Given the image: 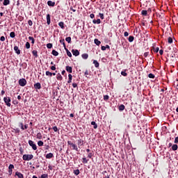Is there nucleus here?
Wrapping results in <instances>:
<instances>
[{"mask_svg":"<svg viewBox=\"0 0 178 178\" xmlns=\"http://www.w3.org/2000/svg\"><path fill=\"white\" fill-rule=\"evenodd\" d=\"M28 127H29V125L27 124L24 125V130H25L26 129H28Z\"/></svg>","mask_w":178,"mask_h":178,"instance_id":"69168bd1","label":"nucleus"},{"mask_svg":"<svg viewBox=\"0 0 178 178\" xmlns=\"http://www.w3.org/2000/svg\"><path fill=\"white\" fill-rule=\"evenodd\" d=\"M147 11L145 10H142V15L143 16H147Z\"/></svg>","mask_w":178,"mask_h":178,"instance_id":"58836bf2","label":"nucleus"},{"mask_svg":"<svg viewBox=\"0 0 178 178\" xmlns=\"http://www.w3.org/2000/svg\"><path fill=\"white\" fill-rule=\"evenodd\" d=\"M47 47L49 49H51V48H52V44L51 43H48L47 44Z\"/></svg>","mask_w":178,"mask_h":178,"instance_id":"79ce46f5","label":"nucleus"},{"mask_svg":"<svg viewBox=\"0 0 178 178\" xmlns=\"http://www.w3.org/2000/svg\"><path fill=\"white\" fill-rule=\"evenodd\" d=\"M148 77H149V79H155V75L153 74H149Z\"/></svg>","mask_w":178,"mask_h":178,"instance_id":"a19ab883","label":"nucleus"},{"mask_svg":"<svg viewBox=\"0 0 178 178\" xmlns=\"http://www.w3.org/2000/svg\"><path fill=\"white\" fill-rule=\"evenodd\" d=\"M119 111H124V105L121 104V105L119 106Z\"/></svg>","mask_w":178,"mask_h":178,"instance_id":"72a5a7b5","label":"nucleus"},{"mask_svg":"<svg viewBox=\"0 0 178 178\" xmlns=\"http://www.w3.org/2000/svg\"><path fill=\"white\" fill-rule=\"evenodd\" d=\"M175 143L177 144L178 143V136L175 138Z\"/></svg>","mask_w":178,"mask_h":178,"instance_id":"5fc2aeb1","label":"nucleus"},{"mask_svg":"<svg viewBox=\"0 0 178 178\" xmlns=\"http://www.w3.org/2000/svg\"><path fill=\"white\" fill-rule=\"evenodd\" d=\"M51 69L52 70H56V67H55V65L51 66Z\"/></svg>","mask_w":178,"mask_h":178,"instance_id":"13d9d810","label":"nucleus"},{"mask_svg":"<svg viewBox=\"0 0 178 178\" xmlns=\"http://www.w3.org/2000/svg\"><path fill=\"white\" fill-rule=\"evenodd\" d=\"M47 5L49 6H55V2L52 1H47Z\"/></svg>","mask_w":178,"mask_h":178,"instance_id":"2eb2a0df","label":"nucleus"},{"mask_svg":"<svg viewBox=\"0 0 178 178\" xmlns=\"http://www.w3.org/2000/svg\"><path fill=\"white\" fill-rule=\"evenodd\" d=\"M95 44H96V45H100L101 41L98 40V39H95Z\"/></svg>","mask_w":178,"mask_h":178,"instance_id":"c756f323","label":"nucleus"},{"mask_svg":"<svg viewBox=\"0 0 178 178\" xmlns=\"http://www.w3.org/2000/svg\"><path fill=\"white\" fill-rule=\"evenodd\" d=\"M19 127L22 129V130H24V127L23 126V123H19Z\"/></svg>","mask_w":178,"mask_h":178,"instance_id":"09e8293b","label":"nucleus"},{"mask_svg":"<svg viewBox=\"0 0 178 178\" xmlns=\"http://www.w3.org/2000/svg\"><path fill=\"white\" fill-rule=\"evenodd\" d=\"M0 40H1V41H5V36H1V37L0 38Z\"/></svg>","mask_w":178,"mask_h":178,"instance_id":"052dcab7","label":"nucleus"},{"mask_svg":"<svg viewBox=\"0 0 178 178\" xmlns=\"http://www.w3.org/2000/svg\"><path fill=\"white\" fill-rule=\"evenodd\" d=\"M124 37H129V33L128 32H124Z\"/></svg>","mask_w":178,"mask_h":178,"instance_id":"603ef678","label":"nucleus"},{"mask_svg":"<svg viewBox=\"0 0 178 178\" xmlns=\"http://www.w3.org/2000/svg\"><path fill=\"white\" fill-rule=\"evenodd\" d=\"M46 76H49V77H52V72H50L49 71H47Z\"/></svg>","mask_w":178,"mask_h":178,"instance_id":"2f4dec72","label":"nucleus"},{"mask_svg":"<svg viewBox=\"0 0 178 178\" xmlns=\"http://www.w3.org/2000/svg\"><path fill=\"white\" fill-rule=\"evenodd\" d=\"M19 84L21 86V87H24V86L27 84V81H26L25 79H21L19 80Z\"/></svg>","mask_w":178,"mask_h":178,"instance_id":"7ed1b4c3","label":"nucleus"},{"mask_svg":"<svg viewBox=\"0 0 178 178\" xmlns=\"http://www.w3.org/2000/svg\"><path fill=\"white\" fill-rule=\"evenodd\" d=\"M47 159H51V158H54V154L49 153L46 155Z\"/></svg>","mask_w":178,"mask_h":178,"instance_id":"4468645a","label":"nucleus"},{"mask_svg":"<svg viewBox=\"0 0 178 178\" xmlns=\"http://www.w3.org/2000/svg\"><path fill=\"white\" fill-rule=\"evenodd\" d=\"M53 130H54V131H58V127H53Z\"/></svg>","mask_w":178,"mask_h":178,"instance_id":"4d7b16f0","label":"nucleus"},{"mask_svg":"<svg viewBox=\"0 0 178 178\" xmlns=\"http://www.w3.org/2000/svg\"><path fill=\"white\" fill-rule=\"evenodd\" d=\"M74 173L76 176H79L80 175V170L79 169L74 170Z\"/></svg>","mask_w":178,"mask_h":178,"instance_id":"a878e982","label":"nucleus"},{"mask_svg":"<svg viewBox=\"0 0 178 178\" xmlns=\"http://www.w3.org/2000/svg\"><path fill=\"white\" fill-rule=\"evenodd\" d=\"M32 54H33V56H35V58H38V52L37 51V50H33V51H32Z\"/></svg>","mask_w":178,"mask_h":178,"instance_id":"a211bd4d","label":"nucleus"},{"mask_svg":"<svg viewBox=\"0 0 178 178\" xmlns=\"http://www.w3.org/2000/svg\"><path fill=\"white\" fill-rule=\"evenodd\" d=\"M67 51V56H69L70 58H72V53L70 51H69V50L66 49Z\"/></svg>","mask_w":178,"mask_h":178,"instance_id":"e433bc0d","label":"nucleus"},{"mask_svg":"<svg viewBox=\"0 0 178 178\" xmlns=\"http://www.w3.org/2000/svg\"><path fill=\"white\" fill-rule=\"evenodd\" d=\"M85 74H86V76H88V70H86V71L85 72Z\"/></svg>","mask_w":178,"mask_h":178,"instance_id":"774afa93","label":"nucleus"},{"mask_svg":"<svg viewBox=\"0 0 178 178\" xmlns=\"http://www.w3.org/2000/svg\"><path fill=\"white\" fill-rule=\"evenodd\" d=\"M63 77L62 75L60 74H57V80H62Z\"/></svg>","mask_w":178,"mask_h":178,"instance_id":"c9c22d12","label":"nucleus"},{"mask_svg":"<svg viewBox=\"0 0 178 178\" xmlns=\"http://www.w3.org/2000/svg\"><path fill=\"white\" fill-rule=\"evenodd\" d=\"M91 156H92V154H91V153H90V154L88 155V158H91Z\"/></svg>","mask_w":178,"mask_h":178,"instance_id":"338daca9","label":"nucleus"},{"mask_svg":"<svg viewBox=\"0 0 178 178\" xmlns=\"http://www.w3.org/2000/svg\"><path fill=\"white\" fill-rule=\"evenodd\" d=\"M72 87H74V88H76L77 87V83H72Z\"/></svg>","mask_w":178,"mask_h":178,"instance_id":"6e6d98bb","label":"nucleus"},{"mask_svg":"<svg viewBox=\"0 0 178 178\" xmlns=\"http://www.w3.org/2000/svg\"><path fill=\"white\" fill-rule=\"evenodd\" d=\"M15 176H17L18 178H24V176H23V174L19 172H15Z\"/></svg>","mask_w":178,"mask_h":178,"instance_id":"9d476101","label":"nucleus"},{"mask_svg":"<svg viewBox=\"0 0 178 178\" xmlns=\"http://www.w3.org/2000/svg\"><path fill=\"white\" fill-rule=\"evenodd\" d=\"M154 52H159V47H156L154 49Z\"/></svg>","mask_w":178,"mask_h":178,"instance_id":"3c124183","label":"nucleus"},{"mask_svg":"<svg viewBox=\"0 0 178 178\" xmlns=\"http://www.w3.org/2000/svg\"><path fill=\"white\" fill-rule=\"evenodd\" d=\"M65 70H66L67 72H68V73H72L73 72V70H72V67H70V66H67Z\"/></svg>","mask_w":178,"mask_h":178,"instance_id":"9b49d317","label":"nucleus"},{"mask_svg":"<svg viewBox=\"0 0 178 178\" xmlns=\"http://www.w3.org/2000/svg\"><path fill=\"white\" fill-rule=\"evenodd\" d=\"M67 144H68V145H70V147H72V149L79 152V147H77V145L72 143V141H70V140L67 141Z\"/></svg>","mask_w":178,"mask_h":178,"instance_id":"f257e3e1","label":"nucleus"},{"mask_svg":"<svg viewBox=\"0 0 178 178\" xmlns=\"http://www.w3.org/2000/svg\"><path fill=\"white\" fill-rule=\"evenodd\" d=\"M128 40H129V42H133V41H134V37L129 36Z\"/></svg>","mask_w":178,"mask_h":178,"instance_id":"473e14b6","label":"nucleus"},{"mask_svg":"<svg viewBox=\"0 0 178 178\" xmlns=\"http://www.w3.org/2000/svg\"><path fill=\"white\" fill-rule=\"evenodd\" d=\"M60 44H63L65 49H66V44H65V39L60 40Z\"/></svg>","mask_w":178,"mask_h":178,"instance_id":"393cba45","label":"nucleus"},{"mask_svg":"<svg viewBox=\"0 0 178 178\" xmlns=\"http://www.w3.org/2000/svg\"><path fill=\"white\" fill-rule=\"evenodd\" d=\"M177 148H178L177 145H173L172 146V151H177Z\"/></svg>","mask_w":178,"mask_h":178,"instance_id":"412c9836","label":"nucleus"},{"mask_svg":"<svg viewBox=\"0 0 178 178\" xmlns=\"http://www.w3.org/2000/svg\"><path fill=\"white\" fill-rule=\"evenodd\" d=\"M3 101L7 106H10V97H4Z\"/></svg>","mask_w":178,"mask_h":178,"instance_id":"39448f33","label":"nucleus"},{"mask_svg":"<svg viewBox=\"0 0 178 178\" xmlns=\"http://www.w3.org/2000/svg\"><path fill=\"white\" fill-rule=\"evenodd\" d=\"M65 41H67V42H68V44H70V42H72V38L71 37H67L65 38Z\"/></svg>","mask_w":178,"mask_h":178,"instance_id":"b1692460","label":"nucleus"},{"mask_svg":"<svg viewBox=\"0 0 178 178\" xmlns=\"http://www.w3.org/2000/svg\"><path fill=\"white\" fill-rule=\"evenodd\" d=\"M13 172V170H8V173H9L10 175H12Z\"/></svg>","mask_w":178,"mask_h":178,"instance_id":"680f3d73","label":"nucleus"},{"mask_svg":"<svg viewBox=\"0 0 178 178\" xmlns=\"http://www.w3.org/2000/svg\"><path fill=\"white\" fill-rule=\"evenodd\" d=\"M106 47L105 46H102V51H106Z\"/></svg>","mask_w":178,"mask_h":178,"instance_id":"bf43d9fd","label":"nucleus"},{"mask_svg":"<svg viewBox=\"0 0 178 178\" xmlns=\"http://www.w3.org/2000/svg\"><path fill=\"white\" fill-rule=\"evenodd\" d=\"M34 88H36V90H40L41 88V83H36L34 85Z\"/></svg>","mask_w":178,"mask_h":178,"instance_id":"f8f14e48","label":"nucleus"},{"mask_svg":"<svg viewBox=\"0 0 178 178\" xmlns=\"http://www.w3.org/2000/svg\"><path fill=\"white\" fill-rule=\"evenodd\" d=\"M90 19H94V17H95V15L94 14H90Z\"/></svg>","mask_w":178,"mask_h":178,"instance_id":"864d4df0","label":"nucleus"},{"mask_svg":"<svg viewBox=\"0 0 178 178\" xmlns=\"http://www.w3.org/2000/svg\"><path fill=\"white\" fill-rule=\"evenodd\" d=\"M168 44H172L173 42V39L171 37H169L168 39Z\"/></svg>","mask_w":178,"mask_h":178,"instance_id":"f704fd0d","label":"nucleus"},{"mask_svg":"<svg viewBox=\"0 0 178 178\" xmlns=\"http://www.w3.org/2000/svg\"><path fill=\"white\" fill-rule=\"evenodd\" d=\"M47 23L51 24V15L49 14L47 15Z\"/></svg>","mask_w":178,"mask_h":178,"instance_id":"1a4fd4ad","label":"nucleus"},{"mask_svg":"<svg viewBox=\"0 0 178 178\" xmlns=\"http://www.w3.org/2000/svg\"><path fill=\"white\" fill-rule=\"evenodd\" d=\"M93 63L95 64V67H99V63H98L97 60H94Z\"/></svg>","mask_w":178,"mask_h":178,"instance_id":"f3484780","label":"nucleus"},{"mask_svg":"<svg viewBox=\"0 0 178 178\" xmlns=\"http://www.w3.org/2000/svg\"><path fill=\"white\" fill-rule=\"evenodd\" d=\"M77 144H78L79 148H80L81 145H84V140L79 139L77 140Z\"/></svg>","mask_w":178,"mask_h":178,"instance_id":"0eeeda50","label":"nucleus"},{"mask_svg":"<svg viewBox=\"0 0 178 178\" xmlns=\"http://www.w3.org/2000/svg\"><path fill=\"white\" fill-rule=\"evenodd\" d=\"M104 101H108V99H109V96L108 95H104Z\"/></svg>","mask_w":178,"mask_h":178,"instance_id":"c03bdc74","label":"nucleus"},{"mask_svg":"<svg viewBox=\"0 0 178 178\" xmlns=\"http://www.w3.org/2000/svg\"><path fill=\"white\" fill-rule=\"evenodd\" d=\"M121 74H122V76H124V77H126V76H127V73H126V72H124V71L121 72Z\"/></svg>","mask_w":178,"mask_h":178,"instance_id":"a18cd8bd","label":"nucleus"},{"mask_svg":"<svg viewBox=\"0 0 178 178\" xmlns=\"http://www.w3.org/2000/svg\"><path fill=\"white\" fill-rule=\"evenodd\" d=\"M72 55H74V56H79V55H80V51H79V50L77 49H72Z\"/></svg>","mask_w":178,"mask_h":178,"instance_id":"423d86ee","label":"nucleus"},{"mask_svg":"<svg viewBox=\"0 0 178 178\" xmlns=\"http://www.w3.org/2000/svg\"><path fill=\"white\" fill-rule=\"evenodd\" d=\"M14 51L17 55H20V49H19V47L17 46L14 47Z\"/></svg>","mask_w":178,"mask_h":178,"instance_id":"6e6552de","label":"nucleus"},{"mask_svg":"<svg viewBox=\"0 0 178 178\" xmlns=\"http://www.w3.org/2000/svg\"><path fill=\"white\" fill-rule=\"evenodd\" d=\"M29 144L31 147H32L34 151L37 149V145L34 144V142H33V140H29Z\"/></svg>","mask_w":178,"mask_h":178,"instance_id":"20e7f679","label":"nucleus"},{"mask_svg":"<svg viewBox=\"0 0 178 178\" xmlns=\"http://www.w3.org/2000/svg\"><path fill=\"white\" fill-rule=\"evenodd\" d=\"M160 55H163V50L161 49L159 50Z\"/></svg>","mask_w":178,"mask_h":178,"instance_id":"e2e57ef3","label":"nucleus"},{"mask_svg":"<svg viewBox=\"0 0 178 178\" xmlns=\"http://www.w3.org/2000/svg\"><path fill=\"white\" fill-rule=\"evenodd\" d=\"M99 16L100 19H102V20H104V17L103 13H99Z\"/></svg>","mask_w":178,"mask_h":178,"instance_id":"37998d69","label":"nucleus"},{"mask_svg":"<svg viewBox=\"0 0 178 178\" xmlns=\"http://www.w3.org/2000/svg\"><path fill=\"white\" fill-rule=\"evenodd\" d=\"M36 137L38 138V140H41V138H42V135L39 132L37 134Z\"/></svg>","mask_w":178,"mask_h":178,"instance_id":"5701e85b","label":"nucleus"},{"mask_svg":"<svg viewBox=\"0 0 178 178\" xmlns=\"http://www.w3.org/2000/svg\"><path fill=\"white\" fill-rule=\"evenodd\" d=\"M92 23L94 24H101V19H93Z\"/></svg>","mask_w":178,"mask_h":178,"instance_id":"ddd939ff","label":"nucleus"},{"mask_svg":"<svg viewBox=\"0 0 178 178\" xmlns=\"http://www.w3.org/2000/svg\"><path fill=\"white\" fill-rule=\"evenodd\" d=\"M68 77H69V80H72V74H70L68 75Z\"/></svg>","mask_w":178,"mask_h":178,"instance_id":"0e129e2a","label":"nucleus"},{"mask_svg":"<svg viewBox=\"0 0 178 178\" xmlns=\"http://www.w3.org/2000/svg\"><path fill=\"white\" fill-rule=\"evenodd\" d=\"M26 49H30V42H27L26 43Z\"/></svg>","mask_w":178,"mask_h":178,"instance_id":"ea45409f","label":"nucleus"},{"mask_svg":"<svg viewBox=\"0 0 178 178\" xmlns=\"http://www.w3.org/2000/svg\"><path fill=\"white\" fill-rule=\"evenodd\" d=\"M34 158L33 154H24L22 156V159L24 161H31Z\"/></svg>","mask_w":178,"mask_h":178,"instance_id":"f03ea898","label":"nucleus"},{"mask_svg":"<svg viewBox=\"0 0 178 178\" xmlns=\"http://www.w3.org/2000/svg\"><path fill=\"white\" fill-rule=\"evenodd\" d=\"M91 124H92V126H94V127H93L94 129H97L98 125L97 124V123H96L95 122L92 121V122H91Z\"/></svg>","mask_w":178,"mask_h":178,"instance_id":"6ab92c4d","label":"nucleus"},{"mask_svg":"<svg viewBox=\"0 0 178 178\" xmlns=\"http://www.w3.org/2000/svg\"><path fill=\"white\" fill-rule=\"evenodd\" d=\"M52 55H54V56H58V55H59V53H58V51H56V50H53Z\"/></svg>","mask_w":178,"mask_h":178,"instance_id":"bb28decb","label":"nucleus"},{"mask_svg":"<svg viewBox=\"0 0 178 178\" xmlns=\"http://www.w3.org/2000/svg\"><path fill=\"white\" fill-rule=\"evenodd\" d=\"M81 57L83 59H88V54H83L81 55Z\"/></svg>","mask_w":178,"mask_h":178,"instance_id":"aec40b11","label":"nucleus"},{"mask_svg":"<svg viewBox=\"0 0 178 178\" xmlns=\"http://www.w3.org/2000/svg\"><path fill=\"white\" fill-rule=\"evenodd\" d=\"M88 162V160H87L86 158H83V163H87Z\"/></svg>","mask_w":178,"mask_h":178,"instance_id":"de8ad7c7","label":"nucleus"},{"mask_svg":"<svg viewBox=\"0 0 178 178\" xmlns=\"http://www.w3.org/2000/svg\"><path fill=\"white\" fill-rule=\"evenodd\" d=\"M12 169H15V165H13V164H10L8 166V170H11Z\"/></svg>","mask_w":178,"mask_h":178,"instance_id":"4c0bfd02","label":"nucleus"},{"mask_svg":"<svg viewBox=\"0 0 178 178\" xmlns=\"http://www.w3.org/2000/svg\"><path fill=\"white\" fill-rule=\"evenodd\" d=\"M58 26H60L61 29H65V24L63 23V22H59Z\"/></svg>","mask_w":178,"mask_h":178,"instance_id":"4be33fe9","label":"nucleus"},{"mask_svg":"<svg viewBox=\"0 0 178 178\" xmlns=\"http://www.w3.org/2000/svg\"><path fill=\"white\" fill-rule=\"evenodd\" d=\"M41 178H48V175L43 174V175H41Z\"/></svg>","mask_w":178,"mask_h":178,"instance_id":"49530a36","label":"nucleus"},{"mask_svg":"<svg viewBox=\"0 0 178 178\" xmlns=\"http://www.w3.org/2000/svg\"><path fill=\"white\" fill-rule=\"evenodd\" d=\"M10 37L11 38H15V37H16V33H15V32H11V33H10Z\"/></svg>","mask_w":178,"mask_h":178,"instance_id":"cd10ccee","label":"nucleus"},{"mask_svg":"<svg viewBox=\"0 0 178 178\" xmlns=\"http://www.w3.org/2000/svg\"><path fill=\"white\" fill-rule=\"evenodd\" d=\"M29 40H30V41H31V44H34V42H35L34 38L29 36Z\"/></svg>","mask_w":178,"mask_h":178,"instance_id":"7c9ffc66","label":"nucleus"},{"mask_svg":"<svg viewBox=\"0 0 178 178\" xmlns=\"http://www.w3.org/2000/svg\"><path fill=\"white\" fill-rule=\"evenodd\" d=\"M28 24H29V26H33V21L29 20L28 21Z\"/></svg>","mask_w":178,"mask_h":178,"instance_id":"8fccbe9b","label":"nucleus"},{"mask_svg":"<svg viewBox=\"0 0 178 178\" xmlns=\"http://www.w3.org/2000/svg\"><path fill=\"white\" fill-rule=\"evenodd\" d=\"M38 145L39 147H42V145H44V142H42V140H39V141L38 142Z\"/></svg>","mask_w":178,"mask_h":178,"instance_id":"c85d7f7f","label":"nucleus"},{"mask_svg":"<svg viewBox=\"0 0 178 178\" xmlns=\"http://www.w3.org/2000/svg\"><path fill=\"white\" fill-rule=\"evenodd\" d=\"M9 3H10V1L9 0H4L3 5H4V6H6L8 5H9Z\"/></svg>","mask_w":178,"mask_h":178,"instance_id":"dca6fc26","label":"nucleus"}]
</instances>
